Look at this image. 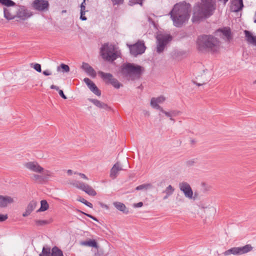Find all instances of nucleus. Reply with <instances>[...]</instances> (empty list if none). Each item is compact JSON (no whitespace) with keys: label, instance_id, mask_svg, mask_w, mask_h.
Segmentation results:
<instances>
[{"label":"nucleus","instance_id":"f257e3e1","mask_svg":"<svg viewBox=\"0 0 256 256\" xmlns=\"http://www.w3.org/2000/svg\"><path fill=\"white\" fill-rule=\"evenodd\" d=\"M216 9V0H201L193 8L192 22H198L209 18L214 14Z\"/></svg>","mask_w":256,"mask_h":256},{"label":"nucleus","instance_id":"f03ea898","mask_svg":"<svg viewBox=\"0 0 256 256\" xmlns=\"http://www.w3.org/2000/svg\"><path fill=\"white\" fill-rule=\"evenodd\" d=\"M190 6L186 2L176 4L170 12V15L174 24L176 27L181 26L188 20L190 16Z\"/></svg>","mask_w":256,"mask_h":256},{"label":"nucleus","instance_id":"7ed1b4c3","mask_svg":"<svg viewBox=\"0 0 256 256\" xmlns=\"http://www.w3.org/2000/svg\"><path fill=\"white\" fill-rule=\"evenodd\" d=\"M198 48L199 50L207 51L211 52H218L220 49V42L212 36L203 35L200 36L197 40Z\"/></svg>","mask_w":256,"mask_h":256},{"label":"nucleus","instance_id":"20e7f679","mask_svg":"<svg viewBox=\"0 0 256 256\" xmlns=\"http://www.w3.org/2000/svg\"><path fill=\"white\" fill-rule=\"evenodd\" d=\"M144 71L143 67L130 63L123 64L122 68V74L132 80L140 78Z\"/></svg>","mask_w":256,"mask_h":256},{"label":"nucleus","instance_id":"39448f33","mask_svg":"<svg viewBox=\"0 0 256 256\" xmlns=\"http://www.w3.org/2000/svg\"><path fill=\"white\" fill-rule=\"evenodd\" d=\"M101 54L104 59L108 61H113L117 58L119 52L113 44L108 43L104 44L101 48Z\"/></svg>","mask_w":256,"mask_h":256},{"label":"nucleus","instance_id":"423d86ee","mask_svg":"<svg viewBox=\"0 0 256 256\" xmlns=\"http://www.w3.org/2000/svg\"><path fill=\"white\" fill-rule=\"evenodd\" d=\"M156 52L158 53L162 52L168 44L172 40V36L166 34L159 33L156 36Z\"/></svg>","mask_w":256,"mask_h":256},{"label":"nucleus","instance_id":"0eeeda50","mask_svg":"<svg viewBox=\"0 0 256 256\" xmlns=\"http://www.w3.org/2000/svg\"><path fill=\"white\" fill-rule=\"evenodd\" d=\"M252 250V247L250 244H246L243 246L232 248L225 251L223 254L225 256L230 254L242 255L250 252Z\"/></svg>","mask_w":256,"mask_h":256},{"label":"nucleus","instance_id":"6e6552de","mask_svg":"<svg viewBox=\"0 0 256 256\" xmlns=\"http://www.w3.org/2000/svg\"><path fill=\"white\" fill-rule=\"evenodd\" d=\"M98 74L106 84H112L115 88H119L122 86V84L114 78L111 74L105 73L102 71H99Z\"/></svg>","mask_w":256,"mask_h":256},{"label":"nucleus","instance_id":"1a4fd4ad","mask_svg":"<svg viewBox=\"0 0 256 256\" xmlns=\"http://www.w3.org/2000/svg\"><path fill=\"white\" fill-rule=\"evenodd\" d=\"M70 184L74 186L81 190L90 196H94L96 194V192L89 185L78 180H73Z\"/></svg>","mask_w":256,"mask_h":256},{"label":"nucleus","instance_id":"9d476101","mask_svg":"<svg viewBox=\"0 0 256 256\" xmlns=\"http://www.w3.org/2000/svg\"><path fill=\"white\" fill-rule=\"evenodd\" d=\"M128 46L130 54L134 56L144 53L146 48L144 44L142 41H138L134 44Z\"/></svg>","mask_w":256,"mask_h":256},{"label":"nucleus","instance_id":"9b49d317","mask_svg":"<svg viewBox=\"0 0 256 256\" xmlns=\"http://www.w3.org/2000/svg\"><path fill=\"white\" fill-rule=\"evenodd\" d=\"M24 166L28 170L36 174H41L44 171V168L36 161L25 162Z\"/></svg>","mask_w":256,"mask_h":256},{"label":"nucleus","instance_id":"f8f14e48","mask_svg":"<svg viewBox=\"0 0 256 256\" xmlns=\"http://www.w3.org/2000/svg\"><path fill=\"white\" fill-rule=\"evenodd\" d=\"M49 6V2L46 0H34L32 4L34 8L40 12L48 10Z\"/></svg>","mask_w":256,"mask_h":256},{"label":"nucleus","instance_id":"ddd939ff","mask_svg":"<svg viewBox=\"0 0 256 256\" xmlns=\"http://www.w3.org/2000/svg\"><path fill=\"white\" fill-rule=\"evenodd\" d=\"M18 6L16 4L8 8H4V16L8 20H11L16 17Z\"/></svg>","mask_w":256,"mask_h":256},{"label":"nucleus","instance_id":"4468645a","mask_svg":"<svg viewBox=\"0 0 256 256\" xmlns=\"http://www.w3.org/2000/svg\"><path fill=\"white\" fill-rule=\"evenodd\" d=\"M32 16V12L28 10L25 6H18L16 17L22 20H25Z\"/></svg>","mask_w":256,"mask_h":256},{"label":"nucleus","instance_id":"2eb2a0df","mask_svg":"<svg viewBox=\"0 0 256 256\" xmlns=\"http://www.w3.org/2000/svg\"><path fill=\"white\" fill-rule=\"evenodd\" d=\"M179 188L182 192L186 198H192L193 192L190 185L186 182H182L179 184Z\"/></svg>","mask_w":256,"mask_h":256},{"label":"nucleus","instance_id":"dca6fc26","mask_svg":"<svg viewBox=\"0 0 256 256\" xmlns=\"http://www.w3.org/2000/svg\"><path fill=\"white\" fill-rule=\"evenodd\" d=\"M216 34L217 35L227 41H230L232 38L230 30L228 28H224L222 29H218L216 32Z\"/></svg>","mask_w":256,"mask_h":256},{"label":"nucleus","instance_id":"f3484780","mask_svg":"<svg viewBox=\"0 0 256 256\" xmlns=\"http://www.w3.org/2000/svg\"><path fill=\"white\" fill-rule=\"evenodd\" d=\"M166 100V98L162 96L158 98H152L150 100V106L154 108L159 110L160 111L163 109L159 106V104H162Z\"/></svg>","mask_w":256,"mask_h":256},{"label":"nucleus","instance_id":"a211bd4d","mask_svg":"<svg viewBox=\"0 0 256 256\" xmlns=\"http://www.w3.org/2000/svg\"><path fill=\"white\" fill-rule=\"evenodd\" d=\"M84 82L88 86L90 90L96 95L100 96L101 94L100 91L98 90L96 85L88 78H84Z\"/></svg>","mask_w":256,"mask_h":256},{"label":"nucleus","instance_id":"6ab92c4d","mask_svg":"<svg viewBox=\"0 0 256 256\" xmlns=\"http://www.w3.org/2000/svg\"><path fill=\"white\" fill-rule=\"evenodd\" d=\"M14 198L9 196L0 195V207L6 208L8 204L14 202Z\"/></svg>","mask_w":256,"mask_h":256},{"label":"nucleus","instance_id":"aec40b11","mask_svg":"<svg viewBox=\"0 0 256 256\" xmlns=\"http://www.w3.org/2000/svg\"><path fill=\"white\" fill-rule=\"evenodd\" d=\"M244 6L242 0H233L230 6L232 12H238L242 10Z\"/></svg>","mask_w":256,"mask_h":256},{"label":"nucleus","instance_id":"412c9836","mask_svg":"<svg viewBox=\"0 0 256 256\" xmlns=\"http://www.w3.org/2000/svg\"><path fill=\"white\" fill-rule=\"evenodd\" d=\"M160 112L164 114L166 116L170 118V120L173 122H174V120L172 117L177 116L181 114V112L178 110H171L169 112H167L164 109H162Z\"/></svg>","mask_w":256,"mask_h":256},{"label":"nucleus","instance_id":"4be33fe9","mask_svg":"<svg viewBox=\"0 0 256 256\" xmlns=\"http://www.w3.org/2000/svg\"><path fill=\"white\" fill-rule=\"evenodd\" d=\"M123 170L120 164L117 162L114 165L110 170V176L112 178H115L118 175L119 172Z\"/></svg>","mask_w":256,"mask_h":256},{"label":"nucleus","instance_id":"5701e85b","mask_svg":"<svg viewBox=\"0 0 256 256\" xmlns=\"http://www.w3.org/2000/svg\"><path fill=\"white\" fill-rule=\"evenodd\" d=\"M89 100L100 108L104 109L107 110H112L111 108L108 104L98 100L90 98L89 99Z\"/></svg>","mask_w":256,"mask_h":256},{"label":"nucleus","instance_id":"b1692460","mask_svg":"<svg viewBox=\"0 0 256 256\" xmlns=\"http://www.w3.org/2000/svg\"><path fill=\"white\" fill-rule=\"evenodd\" d=\"M82 68L88 75L92 77L96 76V73L94 70L88 64L83 62L82 66Z\"/></svg>","mask_w":256,"mask_h":256},{"label":"nucleus","instance_id":"393cba45","mask_svg":"<svg viewBox=\"0 0 256 256\" xmlns=\"http://www.w3.org/2000/svg\"><path fill=\"white\" fill-rule=\"evenodd\" d=\"M245 37L248 43L256 46V36H254L250 32L244 30Z\"/></svg>","mask_w":256,"mask_h":256},{"label":"nucleus","instance_id":"a878e982","mask_svg":"<svg viewBox=\"0 0 256 256\" xmlns=\"http://www.w3.org/2000/svg\"><path fill=\"white\" fill-rule=\"evenodd\" d=\"M36 204L37 202L34 200L30 202L26 208V212L22 214V216L26 217L29 216L31 212L35 209Z\"/></svg>","mask_w":256,"mask_h":256},{"label":"nucleus","instance_id":"bb28decb","mask_svg":"<svg viewBox=\"0 0 256 256\" xmlns=\"http://www.w3.org/2000/svg\"><path fill=\"white\" fill-rule=\"evenodd\" d=\"M113 204L118 210L126 214H128V209L123 203L116 202H114Z\"/></svg>","mask_w":256,"mask_h":256},{"label":"nucleus","instance_id":"cd10ccee","mask_svg":"<svg viewBox=\"0 0 256 256\" xmlns=\"http://www.w3.org/2000/svg\"><path fill=\"white\" fill-rule=\"evenodd\" d=\"M174 188L171 186L169 185L167 186L164 190L162 192V193L166 194L164 196L163 198L164 200H166L174 192Z\"/></svg>","mask_w":256,"mask_h":256},{"label":"nucleus","instance_id":"c85d7f7f","mask_svg":"<svg viewBox=\"0 0 256 256\" xmlns=\"http://www.w3.org/2000/svg\"><path fill=\"white\" fill-rule=\"evenodd\" d=\"M80 244L83 246L98 248L97 242L94 240H89L88 241L80 242Z\"/></svg>","mask_w":256,"mask_h":256},{"label":"nucleus","instance_id":"c756f323","mask_svg":"<svg viewBox=\"0 0 256 256\" xmlns=\"http://www.w3.org/2000/svg\"><path fill=\"white\" fill-rule=\"evenodd\" d=\"M40 174H42V176L44 178V182L48 180L50 178L54 176V174L52 172L49 170H44V171Z\"/></svg>","mask_w":256,"mask_h":256},{"label":"nucleus","instance_id":"7c9ffc66","mask_svg":"<svg viewBox=\"0 0 256 256\" xmlns=\"http://www.w3.org/2000/svg\"><path fill=\"white\" fill-rule=\"evenodd\" d=\"M32 174L30 177V178L32 180L36 182L42 184L44 182V178L42 176V174Z\"/></svg>","mask_w":256,"mask_h":256},{"label":"nucleus","instance_id":"2f4dec72","mask_svg":"<svg viewBox=\"0 0 256 256\" xmlns=\"http://www.w3.org/2000/svg\"><path fill=\"white\" fill-rule=\"evenodd\" d=\"M50 256H64L62 252L57 246H54L52 250Z\"/></svg>","mask_w":256,"mask_h":256},{"label":"nucleus","instance_id":"473e14b6","mask_svg":"<svg viewBox=\"0 0 256 256\" xmlns=\"http://www.w3.org/2000/svg\"><path fill=\"white\" fill-rule=\"evenodd\" d=\"M48 204L46 200H42L40 202V208L38 212H44L48 208Z\"/></svg>","mask_w":256,"mask_h":256},{"label":"nucleus","instance_id":"72a5a7b5","mask_svg":"<svg viewBox=\"0 0 256 256\" xmlns=\"http://www.w3.org/2000/svg\"><path fill=\"white\" fill-rule=\"evenodd\" d=\"M50 248L48 246H44L42 252L40 254V256H50Z\"/></svg>","mask_w":256,"mask_h":256},{"label":"nucleus","instance_id":"f704fd0d","mask_svg":"<svg viewBox=\"0 0 256 256\" xmlns=\"http://www.w3.org/2000/svg\"><path fill=\"white\" fill-rule=\"evenodd\" d=\"M0 3L8 8L15 4V2L12 0H0Z\"/></svg>","mask_w":256,"mask_h":256},{"label":"nucleus","instance_id":"c9c22d12","mask_svg":"<svg viewBox=\"0 0 256 256\" xmlns=\"http://www.w3.org/2000/svg\"><path fill=\"white\" fill-rule=\"evenodd\" d=\"M60 68L62 70L63 72H68L70 71V67L64 64H62L60 66L57 68L58 71H60Z\"/></svg>","mask_w":256,"mask_h":256},{"label":"nucleus","instance_id":"e433bc0d","mask_svg":"<svg viewBox=\"0 0 256 256\" xmlns=\"http://www.w3.org/2000/svg\"><path fill=\"white\" fill-rule=\"evenodd\" d=\"M35 223L37 226H42L49 224L50 222L46 220H36Z\"/></svg>","mask_w":256,"mask_h":256},{"label":"nucleus","instance_id":"4c0bfd02","mask_svg":"<svg viewBox=\"0 0 256 256\" xmlns=\"http://www.w3.org/2000/svg\"><path fill=\"white\" fill-rule=\"evenodd\" d=\"M78 200L83 203L85 205L87 206H88L92 208V204L90 202H88L84 198H80L78 199Z\"/></svg>","mask_w":256,"mask_h":256},{"label":"nucleus","instance_id":"58836bf2","mask_svg":"<svg viewBox=\"0 0 256 256\" xmlns=\"http://www.w3.org/2000/svg\"><path fill=\"white\" fill-rule=\"evenodd\" d=\"M31 67L33 68L38 72H42L41 66L39 64H30Z\"/></svg>","mask_w":256,"mask_h":256},{"label":"nucleus","instance_id":"ea45409f","mask_svg":"<svg viewBox=\"0 0 256 256\" xmlns=\"http://www.w3.org/2000/svg\"><path fill=\"white\" fill-rule=\"evenodd\" d=\"M150 186V184H141V185H140V186H138L136 188V190H144V189L146 190L148 188H149Z\"/></svg>","mask_w":256,"mask_h":256},{"label":"nucleus","instance_id":"a19ab883","mask_svg":"<svg viewBox=\"0 0 256 256\" xmlns=\"http://www.w3.org/2000/svg\"><path fill=\"white\" fill-rule=\"evenodd\" d=\"M196 163V160L192 159L188 160L186 162V165L188 166H193Z\"/></svg>","mask_w":256,"mask_h":256},{"label":"nucleus","instance_id":"79ce46f5","mask_svg":"<svg viewBox=\"0 0 256 256\" xmlns=\"http://www.w3.org/2000/svg\"><path fill=\"white\" fill-rule=\"evenodd\" d=\"M114 5H118L122 4L124 0H111Z\"/></svg>","mask_w":256,"mask_h":256},{"label":"nucleus","instance_id":"37998d69","mask_svg":"<svg viewBox=\"0 0 256 256\" xmlns=\"http://www.w3.org/2000/svg\"><path fill=\"white\" fill-rule=\"evenodd\" d=\"M8 218L7 214H0V222H2L6 220Z\"/></svg>","mask_w":256,"mask_h":256},{"label":"nucleus","instance_id":"c03bdc74","mask_svg":"<svg viewBox=\"0 0 256 256\" xmlns=\"http://www.w3.org/2000/svg\"><path fill=\"white\" fill-rule=\"evenodd\" d=\"M85 13H86V12H80V18L82 20H86L87 19L84 16Z\"/></svg>","mask_w":256,"mask_h":256},{"label":"nucleus","instance_id":"a18cd8bd","mask_svg":"<svg viewBox=\"0 0 256 256\" xmlns=\"http://www.w3.org/2000/svg\"><path fill=\"white\" fill-rule=\"evenodd\" d=\"M143 206V203L142 202H139L136 204H134V208H140Z\"/></svg>","mask_w":256,"mask_h":256},{"label":"nucleus","instance_id":"49530a36","mask_svg":"<svg viewBox=\"0 0 256 256\" xmlns=\"http://www.w3.org/2000/svg\"><path fill=\"white\" fill-rule=\"evenodd\" d=\"M59 94L64 99H66V96L64 94V92L62 90H58Z\"/></svg>","mask_w":256,"mask_h":256},{"label":"nucleus","instance_id":"de8ad7c7","mask_svg":"<svg viewBox=\"0 0 256 256\" xmlns=\"http://www.w3.org/2000/svg\"><path fill=\"white\" fill-rule=\"evenodd\" d=\"M75 174H78L82 178L85 179V180H88L87 176L84 174L82 173H76L74 172Z\"/></svg>","mask_w":256,"mask_h":256},{"label":"nucleus","instance_id":"09e8293b","mask_svg":"<svg viewBox=\"0 0 256 256\" xmlns=\"http://www.w3.org/2000/svg\"><path fill=\"white\" fill-rule=\"evenodd\" d=\"M43 74L47 76L51 75L52 73L49 70H46L43 72Z\"/></svg>","mask_w":256,"mask_h":256},{"label":"nucleus","instance_id":"8fccbe9b","mask_svg":"<svg viewBox=\"0 0 256 256\" xmlns=\"http://www.w3.org/2000/svg\"><path fill=\"white\" fill-rule=\"evenodd\" d=\"M84 214H86V216H88V217L92 218V220H96V221H97L98 220L94 216H92V215L90 214H86V213H84Z\"/></svg>","mask_w":256,"mask_h":256},{"label":"nucleus","instance_id":"3c124183","mask_svg":"<svg viewBox=\"0 0 256 256\" xmlns=\"http://www.w3.org/2000/svg\"><path fill=\"white\" fill-rule=\"evenodd\" d=\"M50 88L52 89H54V90H59V88L58 86H54V85H52L50 86Z\"/></svg>","mask_w":256,"mask_h":256},{"label":"nucleus","instance_id":"603ef678","mask_svg":"<svg viewBox=\"0 0 256 256\" xmlns=\"http://www.w3.org/2000/svg\"><path fill=\"white\" fill-rule=\"evenodd\" d=\"M100 205L103 208H105L106 209H108V206L106 204H102V203H100Z\"/></svg>","mask_w":256,"mask_h":256},{"label":"nucleus","instance_id":"864d4df0","mask_svg":"<svg viewBox=\"0 0 256 256\" xmlns=\"http://www.w3.org/2000/svg\"><path fill=\"white\" fill-rule=\"evenodd\" d=\"M220 2H221L224 3V4H226V2L228 1V0H218Z\"/></svg>","mask_w":256,"mask_h":256},{"label":"nucleus","instance_id":"5fc2aeb1","mask_svg":"<svg viewBox=\"0 0 256 256\" xmlns=\"http://www.w3.org/2000/svg\"><path fill=\"white\" fill-rule=\"evenodd\" d=\"M67 173H68V174H70H70H72V170H68V171H67Z\"/></svg>","mask_w":256,"mask_h":256},{"label":"nucleus","instance_id":"6e6d98bb","mask_svg":"<svg viewBox=\"0 0 256 256\" xmlns=\"http://www.w3.org/2000/svg\"><path fill=\"white\" fill-rule=\"evenodd\" d=\"M254 84H256V80H254Z\"/></svg>","mask_w":256,"mask_h":256},{"label":"nucleus","instance_id":"4d7b16f0","mask_svg":"<svg viewBox=\"0 0 256 256\" xmlns=\"http://www.w3.org/2000/svg\"><path fill=\"white\" fill-rule=\"evenodd\" d=\"M163 183H164V182H162L160 183V184H162Z\"/></svg>","mask_w":256,"mask_h":256}]
</instances>
